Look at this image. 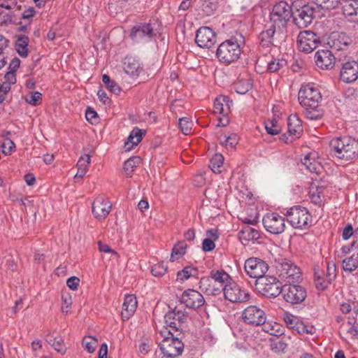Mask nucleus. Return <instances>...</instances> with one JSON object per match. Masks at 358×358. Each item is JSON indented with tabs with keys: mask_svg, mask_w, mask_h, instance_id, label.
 Returning a JSON list of instances; mask_svg holds the SVG:
<instances>
[{
	"mask_svg": "<svg viewBox=\"0 0 358 358\" xmlns=\"http://www.w3.org/2000/svg\"><path fill=\"white\" fill-rule=\"evenodd\" d=\"M91 162V157L90 155H84L81 156L78 162H77V168L78 169H83V170H88V166Z\"/></svg>",
	"mask_w": 358,
	"mask_h": 358,
	"instance_id": "obj_59",
	"label": "nucleus"
},
{
	"mask_svg": "<svg viewBox=\"0 0 358 358\" xmlns=\"http://www.w3.org/2000/svg\"><path fill=\"white\" fill-rule=\"evenodd\" d=\"M265 129L266 132L271 135H277L280 131V125H274L272 122H265Z\"/></svg>",
	"mask_w": 358,
	"mask_h": 358,
	"instance_id": "obj_61",
	"label": "nucleus"
},
{
	"mask_svg": "<svg viewBox=\"0 0 358 358\" xmlns=\"http://www.w3.org/2000/svg\"><path fill=\"white\" fill-rule=\"evenodd\" d=\"M141 162V158L139 157H132L128 159L124 164V170L127 176H131V173L134 171Z\"/></svg>",
	"mask_w": 358,
	"mask_h": 358,
	"instance_id": "obj_44",
	"label": "nucleus"
},
{
	"mask_svg": "<svg viewBox=\"0 0 358 358\" xmlns=\"http://www.w3.org/2000/svg\"><path fill=\"white\" fill-rule=\"evenodd\" d=\"M210 276L216 285H220L222 290H223L225 285L231 281V278L229 275L224 271H211Z\"/></svg>",
	"mask_w": 358,
	"mask_h": 358,
	"instance_id": "obj_37",
	"label": "nucleus"
},
{
	"mask_svg": "<svg viewBox=\"0 0 358 358\" xmlns=\"http://www.w3.org/2000/svg\"><path fill=\"white\" fill-rule=\"evenodd\" d=\"M86 120L92 124L96 123L98 121V115L96 112L91 108H88L85 112Z\"/></svg>",
	"mask_w": 358,
	"mask_h": 358,
	"instance_id": "obj_63",
	"label": "nucleus"
},
{
	"mask_svg": "<svg viewBox=\"0 0 358 358\" xmlns=\"http://www.w3.org/2000/svg\"><path fill=\"white\" fill-rule=\"evenodd\" d=\"M330 145L338 159L349 161L358 157V141L355 138H336L331 140Z\"/></svg>",
	"mask_w": 358,
	"mask_h": 358,
	"instance_id": "obj_2",
	"label": "nucleus"
},
{
	"mask_svg": "<svg viewBox=\"0 0 358 358\" xmlns=\"http://www.w3.org/2000/svg\"><path fill=\"white\" fill-rule=\"evenodd\" d=\"M154 35L153 28L149 23H140L133 27L130 36L136 43L150 41Z\"/></svg>",
	"mask_w": 358,
	"mask_h": 358,
	"instance_id": "obj_18",
	"label": "nucleus"
},
{
	"mask_svg": "<svg viewBox=\"0 0 358 358\" xmlns=\"http://www.w3.org/2000/svg\"><path fill=\"white\" fill-rule=\"evenodd\" d=\"M97 344V340L90 336H85L82 341V345L83 348L89 353H92L95 351Z\"/></svg>",
	"mask_w": 358,
	"mask_h": 358,
	"instance_id": "obj_46",
	"label": "nucleus"
},
{
	"mask_svg": "<svg viewBox=\"0 0 358 358\" xmlns=\"http://www.w3.org/2000/svg\"><path fill=\"white\" fill-rule=\"evenodd\" d=\"M167 266L164 263H158L152 267L151 273L155 277H161L165 274Z\"/></svg>",
	"mask_w": 358,
	"mask_h": 358,
	"instance_id": "obj_58",
	"label": "nucleus"
},
{
	"mask_svg": "<svg viewBox=\"0 0 358 358\" xmlns=\"http://www.w3.org/2000/svg\"><path fill=\"white\" fill-rule=\"evenodd\" d=\"M187 245L185 241H178L173 248L170 260L174 262L182 257L185 252Z\"/></svg>",
	"mask_w": 358,
	"mask_h": 358,
	"instance_id": "obj_41",
	"label": "nucleus"
},
{
	"mask_svg": "<svg viewBox=\"0 0 358 358\" xmlns=\"http://www.w3.org/2000/svg\"><path fill=\"white\" fill-rule=\"evenodd\" d=\"M195 41L200 48H210L216 41L215 34L210 27H201L196 31Z\"/></svg>",
	"mask_w": 358,
	"mask_h": 358,
	"instance_id": "obj_21",
	"label": "nucleus"
},
{
	"mask_svg": "<svg viewBox=\"0 0 358 358\" xmlns=\"http://www.w3.org/2000/svg\"><path fill=\"white\" fill-rule=\"evenodd\" d=\"M176 334L164 336L159 344L160 355L159 358H176L182 355L184 344Z\"/></svg>",
	"mask_w": 358,
	"mask_h": 358,
	"instance_id": "obj_3",
	"label": "nucleus"
},
{
	"mask_svg": "<svg viewBox=\"0 0 358 358\" xmlns=\"http://www.w3.org/2000/svg\"><path fill=\"white\" fill-rule=\"evenodd\" d=\"M80 279L76 276L68 278L66 281L67 286L72 290H76L78 287Z\"/></svg>",
	"mask_w": 358,
	"mask_h": 358,
	"instance_id": "obj_64",
	"label": "nucleus"
},
{
	"mask_svg": "<svg viewBox=\"0 0 358 358\" xmlns=\"http://www.w3.org/2000/svg\"><path fill=\"white\" fill-rule=\"evenodd\" d=\"M320 43V37L312 31H301L297 38L298 48L300 51L310 53L317 48Z\"/></svg>",
	"mask_w": 358,
	"mask_h": 358,
	"instance_id": "obj_12",
	"label": "nucleus"
},
{
	"mask_svg": "<svg viewBox=\"0 0 358 358\" xmlns=\"http://www.w3.org/2000/svg\"><path fill=\"white\" fill-rule=\"evenodd\" d=\"M262 325L263 331L269 334L270 335L279 336L284 334L283 327L278 322L266 321L265 323Z\"/></svg>",
	"mask_w": 358,
	"mask_h": 358,
	"instance_id": "obj_38",
	"label": "nucleus"
},
{
	"mask_svg": "<svg viewBox=\"0 0 358 358\" xmlns=\"http://www.w3.org/2000/svg\"><path fill=\"white\" fill-rule=\"evenodd\" d=\"M280 278L287 283L296 282L301 278L299 268L287 259L282 262L277 267Z\"/></svg>",
	"mask_w": 358,
	"mask_h": 358,
	"instance_id": "obj_11",
	"label": "nucleus"
},
{
	"mask_svg": "<svg viewBox=\"0 0 358 358\" xmlns=\"http://www.w3.org/2000/svg\"><path fill=\"white\" fill-rule=\"evenodd\" d=\"M313 15L314 9L308 5H305L293 14L294 22L299 28H305L312 22Z\"/></svg>",
	"mask_w": 358,
	"mask_h": 358,
	"instance_id": "obj_20",
	"label": "nucleus"
},
{
	"mask_svg": "<svg viewBox=\"0 0 358 358\" xmlns=\"http://www.w3.org/2000/svg\"><path fill=\"white\" fill-rule=\"evenodd\" d=\"M220 141L227 149H233L238 142V137L236 134H224L220 136Z\"/></svg>",
	"mask_w": 358,
	"mask_h": 358,
	"instance_id": "obj_43",
	"label": "nucleus"
},
{
	"mask_svg": "<svg viewBox=\"0 0 358 358\" xmlns=\"http://www.w3.org/2000/svg\"><path fill=\"white\" fill-rule=\"evenodd\" d=\"M244 269L246 274L252 278L259 280L265 276L268 266L265 261L257 257H250L245 260Z\"/></svg>",
	"mask_w": 358,
	"mask_h": 358,
	"instance_id": "obj_9",
	"label": "nucleus"
},
{
	"mask_svg": "<svg viewBox=\"0 0 358 358\" xmlns=\"http://www.w3.org/2000/svg\"><path fill=\"white\" fill-rule=\"evenodd\" d=\"M322 96L319 89L311 84L303 85L298 94V99L301 106L305 110V115L308 119L315 120L322 117L320 102Z\"/></svg>",
	"mask_w": 358,
	"mask_h": 358,
	"instance_id": "obj_1",
	"label": "nucleus"
},
{
	"mask_svg": "<svg viewBox=\"0 0 358 358\" xmlns=\"http://www.w3.org/2000/svg\"><path fill=\"white\" fill-rule=\"evenodd\" d=\"M111 209L112 204L110 201L103 196L96 197L92 203V214L99 221L105 220Z\"/></svg>",
	"mask_w": 358,
	"mask_h": 358,
	"instance_id": "obj_19",
	"label": "nucleus"
},
{
	"mask_svg": "<svg viewBox=\"0 0 358 358\" xmlns=\"http://www.w3.org/2000/svg\"><path fill=\"white\" fill-rule=\"evenodd\" d=\"M224 162V157L221 154H215L210 161L209 167L215 173H221V167Z\"/></svg>",
	"mask_w": 358,
	"mask_h": 358,
	"instance_id": "obj_45",
	"label": "nucleus"
},
{
	"mask_svg": "<svg viewBox=\"0 0 358 358\" xmlns=\"http://www.w3.org/2000/svg\"><path fill=\"white\" fill-rule=\"evenodd\" d=\"M323 187L312 185L310 187L309 196L311 201L315 204H320L322 201L323 195Z\"/></svg>",
	"mask_w": 358,
	"mask_h": 358,
	"instance_id": "obj_40",
	"label": "nucleus"
},
{
	"mask_svg": "<svg viewBox=\"0 0 358 358\" xmlns=\"http://www.w3.org/2000/svg\"><path fill=\"white\" fill-rule=\"evenodd\" d=\"M317 154L315 152H310L306 155L303 159H301L303 165H304L307 170L311 173L320 174L322 169V165L320 162L316 159Z\"/></svg>",
	"mask_w": 358,
	"mask_h": 358,
	"instance_id": "obj_29",
	"label": "nucleus"
},
{
	"mask_svg": "<svg viewBox=\"0 0 358 358\" xmlns=\"http://www.w3.org/2000/svg\"><path fill=\"white\" fill-rule=\"evenodd\" d=\"M179 127L185 135H188L192 129V122L189 117L180 118L179 120Z\"/></svg>",
	"mask_w": 358,
	"mask_h": 358,
	"instance_id": "obj_54",
	"label": "nucleus"
},
{
	"mask_svg": "<svg viewBox=\"0 0 358 358\" xmlns=\"http://www.w3.org/2000/svg\"><path fill=\"white\" fill-rule=\"evenodd\" d=\"M142 68L138 60L132 58L127 57L124 62V72L133 77L138 76Z\"/></svg>",
	"mask_w": 358,
	"mask_h": 358,
	"instance_id": "obj_31",
	"label": "nucleus"
},
{
	"mask_svg": "<svg viewBox=\"0 0 358 358\" xmlns=\"http://www.w3.org/2000/svg\"><path fill=\"white\" fill-rule=\"evenodd\" d=\"M204 301L202 294L194 289H187L181 296V302L190 308H199L203 305Z\"/></svg>",
	"mask_w": 358,
	"mask_h": 358,
	"instance_id": "obj_24",
	"label": "nucleus"
},
{
	"mask_svg": "<svg viewBox=\"0 0 358 358\" xmlns=\"http://www.w3.org/2000/svg\"><path fill=\"white\" fill-rule=\"evenodd\" d=\"M144 132L138 129L134 128L130 133L127 138V141L124 143V148L126 151H129L136 146L141 141L142 136Z\"/></svg>",
	"mask_w": 358,
	"mask_h": 358,
	"instance_id": "obj_32",
	"label": "nucleus"
},
{
	"mask_svg": "<svg viewBox=\"0 0 358 358\" xmlns=\"http://www.w3.org/2000/svg\"><path fill=\"white\" fill-rule=\"evenodd\" d=\"M25 101L31 106H37L42 100V94L39 92H30L24 96Z\"/></svg>",
	"mask_w": 358,
	"mask_h": 358,
	"instance_id": "obj_49",
	"label": "nucleus"
},
{
	"mask_svg": "<svg viewBox=\"0 0 358 358\" xmlns=\"http://www.w3.org/2000/svg\"><path fill=\"white\" fill-rule=\"evenodd\" d=\"M317 6L327 10L334 9L339 5V0H313Z\"/></svg>",
	"mask_w": 358,
	"mask_h": 358,
	"instance_id": "obj_53",
	"label": "nucleus"
},
{
	"mask_svg": "<svg viewBox=\"0 0 358 358\" xmlns=\"http://www.w3.org/2000/svg\"><path fill=\"white\" fill-rule=\"evenodd\" d=\"M341 330L345 332L349 336L353 338L358 335V322L355 317H349L346 322H344Z\"/></svg>",
	"mask_w": 358,
	"mask_h": 358,
	"instance_id": "obj_36",
	"label": "nucleus"
},
{
	"mask_svg": "<svg viewBox=\"0 0 358 358\" xmlns=\"http://www.w3.org/2000/svg\"><path fill=\"white\" fill-rule=\"evenodd\" d=\"M241 54L238 43L234 39L226 40L217 48L216 55L222 63L229 64L237 61Z\"/></svg>",
	"mask_w": 358,
	"mask_h": 358,
	"instance_id": "obj_5",
	"label": "nucleus"
},
{
	"mask_svg": "<svg viewBox=\"0 0 358 358\" xmlns=\"http://www.w3.org/2000/svg\"><path fill=\"white\" fill-rule=\"evenodd\" d=\"M352 43V38L343 32H333L328 41L329 45L336 50H343Z\"/></svg>",
	"mask_w": 358,
	"mask_h": 358,
	"instance_id": "obj_25",
	"label": "nucleus"
},
{
	"mask_svg": "<svg viewBox=\"0 0 358 358\" xmlns=\"http://www.w3.org/2000/svg\"><path fill=\"white\" fill-rule=\"evenodd\" d=\"M197 270L192 266H186L177 273V280L182 282L191 277H195L197 275Z\"/></svg>",
	"mask_w": 358,
	"mask_h": 358,
	"instance_id": "obj_42",
	"label": "nucleus"
},
{
	"mask_svg": "<svg viewBox=\"0 0 358 358\" xmlns=\"http://www.w3.org/2000/svg\"><path fill=\"white\" fill-rule=\"evenodd\" d=\"M242 318L246 324L252 326H260L266 320L265 312L256 306L245 308L242 313Z\"/></svg>",
	"mask_w": 358,
	"mask_h": 358,
	"instance_id": "obj_16",
	"label": "nucleus"
},
{
	"mask_svg": "<svg viewBox=\"0 0 358 358\" xmlns=\"http://www.w3.org/2000/svg\"><path fill=\"white\" fill-rule=\"evenodd\" d=\"M186 319L187 315L182 311L176 309L169 311L164 315V324L168 333L176 334L177 336L182 334L181 326Z\"/></svg>",
	"mask_w": 358,
	"mask_h": 358,
	"instance_id": "obj_7",
	"label": "nucleus"
},
{
	"mask_svg": "<svg viewBox=\"0 0 358 358\" xmlns=\"http://www.w3.org/2000/svg\"><path fill=\"white\" fill-rule=\"evenodd\" d=\"M343 13L350 22H358V0H342Z\"/></svg>",
	"mask_w": 358,
	"mask_h": 358,
	"instance_id": "obj_26",
	"label": "nucleus"
},
{
	"mask_svg": "<svg viewBox=\"0 0 358 358\" xmlns=\"http://www.w3.org/2000/svg\"><path fill=\"white\" fill-rule=\"evenodd\" d=\"M62 310L64 313L68 314L70 312L72 305V298L70 294L64 293L62 296Z\"/></svg>",
	"mask_w": 358,
	"mask_h": 358,
	"instance_id": "obj_55",
	"label": "nucleus"
},
{
	"mask_svg": "<svg viewBox=\"0 0 358 358\" xmlns=\"http://www.w3.org/2000/svg\"><path fill=\"white\" fill-rule=\"evenodd\" d=\"M287 219L294 228H305L310 224L311 215L307 208L295 206L287 211Z\"/></svg>",
	"mask_w": 358,
	"mask_h": 358,
	"instance_id": "obj_6",
	"label": "nucleus"
},
{
	"mask_svg": "<svg viewBox=\"0 0 358 358\" xmlns=\"http://www.w3.org/2000/svg\"><path fill=\"white\" fill-rule=\"evenodd\" d=\"M259 238V231L249 225L243 227L240 231V239L242 241H255Z\"/></svg>",
	"mask_w": 358,
	"mask_h": 358,
	"instance_id": "obj_33",
	"label": "nucleus"
},
{
	"mask_svg": "<svg viewBox=\"0 0 358 358\" xmlns=\"http://www.w3.org/2000/svg\"><path fill=\"white\" fill-rule=\"evenodd\" d=\"M295 331L299 334L313 335L316 332V330L313 326L306 324L301 321H300V322L298 324Z\"/></svg>",
	"mask_w": 358,
	"mask_h": 358,
	"instance_id": "obj_52",
	"label": "nucleus"
},
{
	"mask_svg": "<svg viewBox=\"0 0 358 358\" xmlns=\"http://www.w3.org/2000/svg\"><path fill=\"white\" fill-rule=\"evenodd\" d=\"M282 317L283 320L287 327L295 331L298 324L300 322L299 318L288 312L284 313Z\"/></svg>",
	"mask_w": 358,
	"mask_h": 358,
	"instance_id": "obj_50",
	"label": "nucleus"
},
{
	"mask_svg": "<svg viewBox=\"0 0 358 358\" xmlns=\"http://www.w3.org/2000/svg\"><path fill=\"white\" fill-rule=\"evenodd\" d=\"M335 57L329 50H319L315 55L316 66L323 70L331 69L335 65Z\"/></svg>",
	"mask_w": 358,
	"mask_h": 358,
	"instance_id": "obj_22",
	"label": "nucleus"
},
{
	"mask_svg": "<svg viewBox=\"0 0 358 358\" xmlns=\"http://www.w3.org/2000/svg\"><path fill=\"white\" fill-rule=\"evenodd\" d=\"M56 351L61 353L62 355H64L66 352V347L64 344V341L63 338L57 335L56 336V341H54V343L51 345Z\"/></svg>",
	"mask_w": 358,
	"mask_h": 358,
	"instance_id": "obj_56",
	"label": "nucleus"
},
{
	"mask_svg": "<svg viewBox=\"0 0 358 358\" xmlns=\"http://www.w3.org/2000/svg\"><path fill=\"white\" fill-rule=\"evenodd\" d=\"M199 285L201 290L208 295H217L222 291L220 285H216L210 276L202 278Z\"/></svg>",
	"mask_w": 358,
	"mask_h": 358,
	"instance_id": "obj_30",
	"label": "nucleus"
},
{
	"mask_svg": "<svg viewBox=\"0 0 358 358\" xmlns=\"http://www.w3.org/2000/svg\"><path fill=\"white\" fill-rule=\"evenodd\" d=\"M137 300L134 295L127 294L124 296L122 304V317L124 320H129L135 313L137 308Z\"/></svg>",
	"mask_w": 358,
	"mask_h": 358,
	"instance_id": "obj_28",
	"label": "nucleus"
},
{
	"mask_svg": "<svg viewBox=\"0 0 358 358\" xmlns=\"http://www.w3.org/2000/svg\"><path fill=\"white\" fill-rule=\"evenodd\" d=\"M292 15L291 6L287 2L281 1L273 6L269 15V23L278 30L285 31Z\"/></svg>",
	"mask_w": 358,
	"mask_h": 358,
	"instance_id": "obj_4",
	"label": "nucleus"
},
{
	"mask_svg": "<svg viewBox=\"0 0 358 358\" xmlns=\"http://www.w3.org/2000/svg\"><path fill=\"white\" fill-rule=\"evenodd\" d=\"M233 106V101L227 96L221 95L217 97L214 101V113L221 115L218 117L219 127H226L229 123L228 117Z\"/></svg>",
	"mask_w": 358,
	"mask_h": 358,
	"instance_id": "obj_8",
	"label": "nucleus"
},
{
	"mask_svg": "<svg viewBox=\"0 0 358 358\" xmlns=\"http://www.w3.org/2000/svg\"><path fill=\"white\" fill-rule=\"evenodd\" d=\"M224 297L233 303H241L248 300L249 293L235 282H230L223 288Z\"/></svg>",
	"mask_w": 358,
	"mask_h": 358,
	"instance_id": "obj_14",
	"label": "nucleus"
},
{
	"mask_svg": "<svg viewBox=\"0 0 358 358\" xmlns=\"http://www.w3.org/2000/svg\"><path fill=\"white\" fill-rule=\"evenodd\" d=\"M235 91L240 94H245L252 89V83L250 80H240L234 87Z\"/></svg>",
	"mask_w": 358,
	"mask_h": 358,
	"instance_id": "obj_47",
	"label": "nucleus"
},
{
	"mask_svg": "<svg viewBox=\"0 0 358 358\" xmlns=\"http://www.w3.org/2000/svg\"><path fill=\"white\" fill-rule=\"evenodd\" d=\"M265 229L273 234H280L285 231V219L275 213H266L262 220Z\"/></svg>",
	"mask_w": 358,
	"mask_h": 358,
	"instance_id": "obj_15",
	"label": "nucleus"
},
{
	"mask_svg": "<svg viewBox=\"0 0 358 358\" xmlns=\"http://www.w3.org/2000/svg\"><path fill=\"white\" fill-rule=\"evenodd\" d=\"M257 285L262 294L268 297L275 298L282 292L283 287L281 282L273 276H264L257 280Z\"/></svg>",
	"mask_w": 358,
	"mask_h": 358,
	"instance_id": "obj_10",
	"label": "nucleus"
},
{
	"mask_svg": "<svg viewBox=\"0 0 358 358\" xmlns=\"http://www.w3.org/2000/svg\"><path fill=\"white\" fill-rule=\"evenodd\" d=\"M334 279V276L329 275V279L322 280L320 278H317L315 281L317 288L320 290L325 289L331 283V280Z\"/></svg>",
	"mask_w": 358,
	"mask_h": 358,
	"instance_id": "obj_60",
	"label": "nucleus"
},
{
	"mask_svg": "<svg viewBox=\"0 0 358 358\" xmlns=\"http://www.w3.org/2000/svg\"><path fill=\"white\" fill-rule=\"evenodd\" d=\"M29 37L25 35L18 36L15 41V48L18 55L22 57L28 56Z\"/></svg>",
	"mask_w": 358,
	"mask_h": 358,
	"instance_id": "obj_35",
	"label": "nucleus"
},
{
	"mask_svg": "<svg viewBox=\"0 0 358 358\" xmlns=\"http://www.w3.org/2000/svg\"><path fill=\"white\" fill-rule=\"evenodd\" d=\"M288 131L280 136V140L285 143H292L300 138L303 133L301 121L296 114H292L287 120Z\"/></svg>",
	"mask_w": 358,
	"mask_h": 358,
	"instance_id": "obj_13",
	"label": "nucleus"
},
{
	"mask_svg": "<svg viewBox=\"0 0 358 358\" xmlns=\"http://www.w3.org/2000/svg\"><path fill=\"white\" fill-rule=\"evenodd\" d=\"M1 148L2 152L4 155H10L13 151H15V145L10 139L6 138L2 143Z\"/></svg>",
	"mask_w": 358,
	"mask_h": 358,
	"instance_id": "obj_57",
	"label": "nucleus"
},
{
	"mask_svg": "<svg viewBox=\"0 0 358 358\" xmlns=\"http://www.w3.org/2000/svg\"><path fill=\"white\" fill-rule=\"evenodd\" d=\"M207 237L203 241L202 248L205 252H210L215 248V241L218 239L217 231L210 229L206 232Z\"/></svg>",
	"mask_w": 358,
	"mask_h": 358,
	"instance_id": "obj_34",
	"label": "nucleus"
},
{
	"mask_svg": "<svg viewBox=\"0 0 358 358\" xmlns=\"http://www.w3.org/2000/svg\"><path fill=\"white\" fill-rule=\"evenodd\" d=\"M286 64V61L283 59H274L268 62L267 70L271 73H274L285 66Z\"/></svg>",
	"mask_w": 358,
	"mask_h": 358,
	"instance_id": "obj_51",
	"label": "nucleus"
},
{
	"mask_svg": "<svg viewBox=\"0 0 358 358\" xmlns=\"http://www.w3.org/2000/svg\"><path fill=\"white\" fill-rule=\"evenodd\" d=\"M282 293L285 300L291 303H301L306 297L305 289L300 285H294V283L285 284L283 286Z\"/></svg>",
	"mask_w": 358,
	"mask_h": 358,
	"instance_id": "obj_17",
	"label": "nucleus"
},
{
	"mask_svg": "<svg viewBox=\"0 0 358 358\" xmlns=\"http://www.w3.org/2000/svg\"><path fill=\"white\" fill-rule=\"evenodd\" d=\"M102 82L111 92L115 94H118L120 92V87L114 80H111L108 75L104 74L102 76Z\"/></svg>",
	"mask_w": 358,
	"mask_h": 358,
	"instance_id": "obj_48",
	"label": "nucleus"
},
{
	"mask_svg": "<svg viewBox=\"0 0 358 358\" xmlns=\"http://www.w3.org/2000/svg\"><path fill=\"white\" fill-rule=\"evenodd\" d=\"M98 247L99 250L101 252L110 254L111 257L117 256V253L116 251L113 250V249L110 248V247L108 245L103 243L101 241L98 242Z\"/></svg>",
	"mask_w": 358,
	"mask_h": 358,
	"instance_id": "obj_62",
	"label": "nucleus"
},
{
	"mask_svg": "<svg viewBox=\"0 0 358 358\" xmlns=\"http://www.w3.org/2000/svg\"><path fill=\"white\" fill-rule=\"evenodd\" d=\"M340 78L346 83H353L358 78V63L355 61H348L343 64Z\"/></svg>",
	"mask_w": 358,
	"mask_h": 358,
	"instance_id": "obj_23",
	"label": "nucleus"
},
{
	"mask_svg": "<svg viewBox=\"0 0 358 358\" xmlns=\"http://www.w3.org/2000/svg\"><path fill=\"white\" fill-rule=\"evenodd\" d=\"M284 31L278 30L276 27L269 23L268 27L262 31L259 35L260 45L263 47H269L273 44L275 35L281 36L284 35Z\"/></svg>",
	"mask_w": 358,
	"mask_h": 358,
	"instance_id": "obj_27",
	"label": "nucleus"
},
{
	"mask_svg": "<svg viewBox=\"0 0 358 358\" xmlns=\"http://www.w3.org/2000/svg\"><path fill=\"white\" fill-rule=\"evenodd\" d=\"M342 268L345 272L352 273L358 268V253H354L342 261Z\"/></svg>",
	"mask_w": 358,
	"mask_h": 358,
	"instance_id": "obj_39",
	"label": "nucleus"
}]
</instances>
